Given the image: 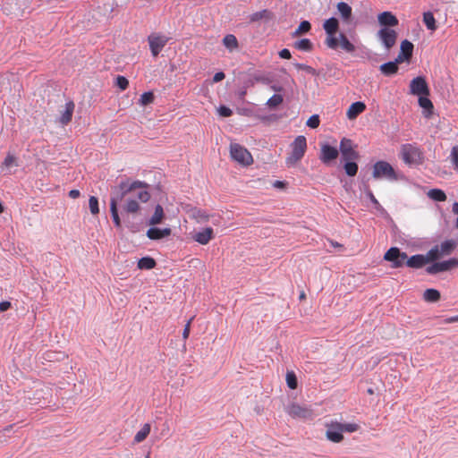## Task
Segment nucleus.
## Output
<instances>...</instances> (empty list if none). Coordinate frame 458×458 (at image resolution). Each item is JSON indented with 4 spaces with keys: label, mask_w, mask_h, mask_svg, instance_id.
Here are the masks:
<instances>
[{
    "label": "nucleus",
    "mask_w": 458,
    "mask_h": 458,
    "mask_svg": "<svg viewBox=\"0 0 458 458\" xmlns=\"http://www.w3.org/2000/svg\"><path fill=\"white\" fill-rule=\"evenodd\" d=\"M400 63H397V59L395 58L393 62H388L381 64L379 66V71L382 74L385 76H393L398 72L399 67L398 64Z\"/></svg>",
    "instance_id": "obj_21"
},
{
    "label": "nucleus",
    "mask_w": 458,
    "mask_h": 458,
    "mask_svg": "<svg viewBox=\"0 0 458 458\" xmlns=\"http://www.w3.org/2000/svg\"><path fill=\"white\" fill-rule=\"evenodd\" d=\"M193 318H191L188 322L187 324L185 325L184 327V329H183V332H182V338L184 340H186L189 335H190V331H191V321H192Z\"/></svg>",
    "instance_id": "obj_52"
},
{
    "label": "nucleus",
    "mask_w": 458,
    "mask_h": 458,
    "mask_svg": "<svg viewBox=\"0 0 458 458\" xmlns=\"http://www.w3.org/2000/svg\"><path fill=\"white\" fill-rule=\"evenodd\" d=\"M145 183L140 181H135L130 185L122 182L119 186L120 191L113 193V198L119 199V202H123L122 205L123 211L127 214H137L140 209V202L146 203L150 199L149 192L143 189Z\"/></svg>",
    "instance_id": "obj_1"
},
{
    "label": "nucleus",
    "mask_w": 458,
    "mask_h": 458,
    "mask_svg": "<svg viewBox=\"0 0 458 458\" xmlns=\"http://www.w3.org/2000/svg\"><path fill=\"white\" fill-rule=\"evenodd\" d=\"M164 218V209L162 206L157 205L155 208V211L151 218L149 219L150 225H156L162 222Z\"/></svg>",
    "instance_id": "obj_28"
},
{
    "label": "nucleus",
    "mask_w": 458,
    "mask_h": 458,
    "mask_svg": "<svg viewBox=\"0 0 458 458\" xmlns=\"http://www.w3.org/2000/svg\"><path fill=\"white\" fill-rule=\"evenodd\" d=\"M225 75L223 72H216L213 77V82H219L225 79Z\"/></svg>",
    "instance_id": "obj_54"
},
{
    "label": "nucleus",
    "mask_w": 458,
    "mask_h": 458,
    "mask_svg": "<svg viewBox=\"0 0 458 458\" xmlns=\"http://www.w3.org/2000/svg\"><path fill=\"white\" fill-rule=\"evenodd\" d=\"M368 393H369V394H373V390L369 388V389L368 390Z\"/></svg>",
    "instance_id": "obj_64"
},
{
    "label": "nucleus",
    "mask_w": 458,
    "mask_h": 458,
    "mask_svg": "<svg viewBox=\"0 0 458 458\" xmlns=\"http://www.w3.org/2000/svg\"><path fill=\"white\" fill-rule=\"evenodd\" d=\"M273 186L277 189H284L286 186V183L283 181H276V182H274Z\"/></svg>",
    "instance_id": "obj_57"
},
{
    "label": "nucleus",
    "mask_w": 458,
    "mask_h": 458,
    "mask_svg": "<svg viewBox=\"0 0 458 458\" xmlns=\"http://www.w3.org/2000/svg\"><path fill=\"white\" fill-rule=\"evenodd\" d=\"M156 265V260L151 257H144L138 261V267L140 269H152Z\"/></svg>",
    "instance_id": "obj_33"
},
{
    "label": "nucleus",
    "mask_w": 458,
    "mask_h": 458,
    "mask_svg": "<svg viewBox=\"0 0 458 458\" xmlns=\"http://www.w3.org/2000/svg\"><path fill=\"white\" fill-rule=\"evenodd\" d=\"M413 51V44L409 40L405 39L401 43V51L397 55V63H403L404 61H410Z\"/></svg>",
    "instance_id": "obj_16"
},
{
    "label": "nucleus",
    "mask_w": 458,
    "mask_h": 458,
    "mask_svg": "<svg viewBox=\"0 0 458 458\" xmlns=\"http://www.w3.org/2000/svg\"><path fill=\"white\" fill-rule=\"evenodd\" d=\"M279 56L284 59H290L292 55L289 49L284 48L279 52Z\"/></svg>",
    "instance_id": "obj_53"
},
{
    "label": "nucleus",
    "mask_w": 458,
    "mask_h": 458,
    "mask_svg": "<svg viewBox=\"0 0 458 458\" xmlns=\"http://www.w3.org/2000/svg\"><path fill=\"white\" fill-rule=\"evenodd\" d=\"M4 212V207L2 203L0 202V214Z\"/></svg>",
    "instance_id": "obj_63"
},
{
    "label": "nucleus",
    "mask_w": 458,
    "mask_h": 458,
    "mask_svg": "<svg viewBox=\"0 0 458 458\" xmlns=\"http://www.w3.org/2000/svg\"><path fill=\"white\" fill-rule=\"evenodd\" d=\"M271 18H272V13L268 10L265 9L260 12L252 13L250 17V21H258L262 19L268 20Z\"/></svg>",
    "instance_id": "obj_38"
},
{
    "label": "nucleus",
    "mask_w": 458,
    "mask_h": 458,
    "mask_svg": "<svg viewBox=\"0 0 458 458\" xmlns=\"http://www.w3.org/2000/svg\"><path fill=\"white\" fill-rule=\"evenodd\" d=\"M286 412L293 419L312 420L315 416L311 408L295 403L288 405Z\"/></svg>",
    "instance_id": "obj_7"
},
{
    "label": "nucleus",
    "mask_w": 458,
    "mask_h": 458,
    "mask_svg": "<svg viewBox=\"0 0 458 458\" xmlns=\"http://www.w3.org/2000/svg\"><path fill=\"white\" fill-rule=\"evenodd\" d=\"M169 38L159 33H151L148 37L150 52L154 57L157 56L163 47L167 44Z\"/></svg>",
    "instance_id": "obj_9"
},
{
    "label": "nucleus",
    "mask_w": 458,
    "mask_h": 458,
    "mask_svg": "<svg viewBox=\"0 0 458 458\" xmlns=\"http://www.w3.org/2000/svg\"><path fill=\"white\" fill-rule=\"evenodd\" d=\"M115 85L121 89L125 90L129 86V81L124 76H117Z\"/></svg>",
    "instance_id": "obj_48"
},
{
    "label": "nucleus",
    "mask_w": 458,
    "mask_h": 458,
    "mask_svg": "<svg viewBox=\"0 0 458 458\" xmlns=\"http://www.w3.org/2000/svg\"><path fill=\"white\" fill-rule=\"evenodd\" d=\"M294 47L301 51L310 52L313 49V44L309 38H302L294 43Z\"/></svg>",
    "instance_id": "obj_32"
},
{
    "label": "nucleus",
    "mask_w": 458,
    "mask_h": 458,
    "mask_svg": "<svg viewBox=\"0 0 458 458\" xmlns=\"http://www.w3.org/2000/svg\"><path fill=\"white\" fill-rule=\"evenodd\" d=\"M150 429H151L150 424H148V423L144 424L143 427L140 428V430H139L136 433V435L134 437V441L136 443H140V442L144 441L147 438V437L149 435Z\"/></svg>",
    "instance_id": "obj_30"
},
{
    "label": "nucleus",
    "mask_w": 458,
    "mask_h": 458,
    "mask_svg": "<svg viewBox=\"0 0 458 458\" xmlns=\"http://www.w3.org/2000/svg\"><path fill=\"white\" fill-rule=\"evenodd\" d=\"M119 199L111 197L110 199V212L113 222L117 228L121 227V219L118 214Z\"/></svg>",
    "instance_id": "obj_22"
},
{
    "label": "nucleus",
    "mask_w": 458,
    "mask_h": 458,
    "mask_svg": "<svg viewBox=\"0 0 458 458\" xmlns=\"http://www.w3.org/2000/svg\"><path fill=\"white\" fill-rule=\"evenodd\" d=\"M330 243H331V245H332L333 247H342V245H341V244H339V243H338V242H333V241H331V242H330Z\"/></svg>",
    "instance_id": "obj_61"
},
{
    "label": "nucleus",
    "mask_w": 458,
    "mask_h": 458,
    "mask_svg": "<svg viewBox=\"0 0 458 458\" xmlns=\"http://www.w3.org/2000/svg\"><path fill=\"white\" fill-rule=\"evenodd\" d=\"M366 109V105L363 102L358 101L352 103L347 112L346 116L349 120H354L360 115L362 112H364Z\"/></svg>",
    "instance_id": "obj_19"
},
{
    "label": "nucleus",
    "mask_w": 458,
    "mask_h": 458,
    "mask_svg": "<svg viewBox=\"0 0 458 458\" xmlns=\"http://www.w3.org/2000/svg\"><path fill=\"white\" fill-rule=\"evenodd\" d=\"M154 101V94L152 92H145L140 96V104L141 106H147Z\"/></svg>",
    "instance_id": "obj_44"
},
{
    "label": "nucleus",
    "mask_w": 458,
    "mask_h": 458,
    "mask_svg": "<svg viewBox=\"0 0 458 458\" xmlns=\"http://www.w3.org/2000/svg\"><path fill=\"white\" fill-rule=\"evenodd\" d=\"M339 156V150L336 147L330 146L327 143L321 144L319 159L323 164H329L335 160Z\"/></svg>",
    "instance_id": "obj_13"
},
{
    "label": "nucleus",
    "mask_w": 458,
    "mask_h": 458,
    "mask_svg": "<svg viewBox=\"0 0 458 458\" xmlns=\"http://www.w3.org/2000/svg\"><path fill=\"white\" fill-rule=\"evenodd\" d=\"M429 95H421L419 96V105L420 107H422L424 110L428 112V114H432L434 106L431 100L428 98Z\"/></svg>",
    "instance_id": "obj_31"
},
{
    "label": "nucleus",
    "mask_w": 458,
    "mask_h": 458,
    "mask_svg": "<svg viewBox=\"0 0 458 458\" xmlns=\"http://www.w3.org/2000/svg\"><path fill=\"white\" fill-rule=\"evenodd\" d=\"M440 293L436 289H427L423 293V299L427 302H437L440 300Z\"/></svg>",
    "instance_id": "obj_27"
},
{
    "label": "nucleus",
    "mask_w": 458,
    "mask_h": 458,
    "mask_svg": "<svg viewBox=\"0 0 458 458\" xmlns=\"http://www.w3.org/2000/svg\"><path fill=\"white\" fill-rule=\"evenodd\" d=\"M323 28L327 35L335 34L339 28V22L336 18H329L325 21Z\"/></svg>",
    "instance_id": "obj_25"
},
{
    "label": "nucleus",
    "mask_w": 458,
    "mask_h": 458,
    "mask_svg": "<svg viewBox=\"0 0 458 458\" xmlns=\"http://www.w3.org/2000/svg\"><path fill=\"white\" fill-rule=\"evenodd\" d=\"M399 258H403V259H407V254L405 252H401L400 250L396 247L390 248L384 256V259L387 261L394 262L395 259Z\"/></svg>",
    "instance_id": "obj_24"
},
{
    "label": "nucleus",
    "mask_w": 458,
    "mask_h": 458,
    "mask_svg": "<svg viewBox=\"0 0 458 458\" xmlns=\"http://www.w3.org/2000/svg\"><path fill=\"white\" fill-rule=\"evenodd\" d=\"M218 113L223 117H229L233 114L232 110L229 107L225 106H221L218 108Z\"/></svg>",
    "instance_id": "obj_51"
},
{
    "label": "nucleus",
    "mask_w": 458,
    "mask_h": 458,
    "mask_svg": "<svg viewBox=\"0 0 458 458\" xmlns=\"http://www.w3.org/2000/svg\"><path fill=\"white\" fill-rule=\"evenodd\" d=\"M407 261V259H403V258H399L398 259H395L393 262L392 267L394 268L401 267L403 266L404 262Z\"/></svg>",
    "instance_id": "obj_55"
},
{
    "label": "nucleus",
    "mask_w": 458,
    "mask_h": 458,
    "mask_svg": "<svg viewBox=\"0 0 458 458\" xmlns=\"http://www.w3.org/2000/svg\"><path fill=\"white\" fill-rule=\"evenodd\" d=\"M377 36L386 50H390L396 43L397 32L390 28L380 29Z\"/></svg>",
    "instance_id": "obj_10"
},
{
    "label": "nucleus",
    "mask_w": 458,
    "mask_h": 458,
    "mask_svg": "<svg viewBox=\"0 0 458 458\" xmlns=\"http://www.w3.org/2000/svg\"><path fill=\"white\" fill-rule=\"evenodd\" d=\"M400 155L407 165H420L423 162V152L415 144L406 143L401 146Z\"/></svg>",
    "instance_id": "obj_3"
},
{
    "label": "nucleus",
    "mask_w": 458,
    "mask_h": 458,
    "mask_svg": "<svg viewBox=\"0 0 458 458\" xmlns=\"http://www.w3.org/2000/svg\"><path fill=\"white\" fill-rule=\"evenodd\" d=\"M283 101L284 98L282 95L275 94L267 101V106L269 108L274 109L280 106L283 103Z\"/></svg>",
    "instance_id": "obj_40"
},
{
    "label": "nucleus",
    "mask_w": 458,
    "mask_h": 458,
    "mask_svg": "<svg viewBox=\"0 0 458 458\" xmlns=\"http://www.w3.org/2000/svg\"><path fill=\"white\" fill-rule=\"evenodd\" d=\"M310 29H311V25H310V21H303L300 23L299 27L293 32V36L297 37V36L302 35L304 33H307L310 30Z\"/></svg>",
    "instance_id": "obj_41"
},
{
    "label": "nucleus",
    "mask_w": 458,
    "mask_h": 458,
    "mask_svg": "<svg viewBox=\"0 0 458 458\" xmlns=\"http://www.w3.org/2000/svg\"><path fill=\"white\" fill-rule=\"evenodd\" d=\"M423 22L427 29L435 31L437 30L436 19L431 12H426L423 13Z\"/></svg>",
    "instance_id": "obj_29"
},
{
    "label": "nucleus",
    "mask_w": 458,
    "mask_h": 458,
    "mask_svg": "<svg viewBox=\"0 0 458 458\" xmlns=\"http://www.w3.org/2000/svg\"><path fill=\"white\" fill-rule=\"evenodd\" d=\"M377 21L380 25L388 27H395L398 25V19L391 12H383L378 14Z\"/></svg>",
    "instance_id": "obj_18"
},
{
    "label": "nucleus",
    "mask_w": 458,
    "mask_h": 458,
    "mask_svg": "<svg viewBox=\"0 0 458 458\" xmlns=\"http://www.w3.org/2000/svg\"><path fill=\"white\" fill-rule=\"evenodd\" d=\"M458 267V259H451L449 260L436 262L426 268V272L429 275H436L440 272L448 271Z\"/></svg>",
    "instance_id": "obj_12"
},
{
    "label": "nucleus",
    "mask_w": 458,
    "mask_h": 458,
    "mask_svg": "<svg viewBox=\"0 0 458 458\" xmlns=\"http://www.w3.org/2000/svg\"><path fill=\"white\" fill-rule=\"evenodd\" d=\"M339 38L335 37V34L327 35L326 38V45L331 49H336L339 47Z\"/></svg>",
    "instance_id": "obj_42"
},
{
    "label": "nucleus",
    "mask_w": 458,
    "mask_h": 458,
    "mask_svg": "<svg viewBox=\"0 0 458 458\" xmlns=\"http://www.w3.org/2000/svg\"><path fill=\"white\" fill-rule=\"evenodd\" d=\"M339 152L344 161L357 160L360 157L359 152L355 149L352 140L347 138L341 140Z\"/></svg>",
    "instance_id": "obj_8"
},
{
    "label": "nucleus",
    "mask_w": 458,
    "mask_h": 458,
    "mask_svg": "<svg viewBox=\"0 0 458 458\" xmlns=\"http://www.w3.org/2000/svg\"><path fill=\"white\" fill-rule=\"evenodd\" d=\"M356 160L344 161V171L348 176H355L358 172V165Z\"/></svg>",
    "instance_id": "obj_36"
},
{
    "label": "nucleus",
    "mask_w": 458,
    "mask_h": 458,
    "mask_svg": "<svg viewBox=\"0 0 458 458\" xmlns=\"http://www.w3.org/2000/svg\"><path fill=\"white\" fill-rule=\"evenodd\" d=\"M432 260L428 258V252L426 256L421 254L413 255L411 258L407 257L406 265L409 267L412 268H420L425 266L427 263L431 262Z\"/></svg>",
    "instance_id": "obj_17"
},
{
    "label": "nucleus",
    "mask_w": 458,
    "mask_h": 458,
    "mask_svg": "<svg viewBox=\"0 0 458 458\" xmlns=\"http://www.w3.org/2000/svg\"><path fill=\"white\" fill-rule=\"evenodd\" d=\"M291 152L285 159L287 166L295 165L304 157L307 150V140L303 135L297 136L290 145Z\"/></svg>",
    "instance_id": "obj_2"
},
{
    "label": "nucleus",
    "mask_w": 458,
    "mask_h": 458,
    "mask_svg": "<svg viewBox=\"0 0 458 458\" xmlns=\"http://www.w3.org/2000/svg\"><path fill=\"white\" fill-rule=\"evenodd\" d=\"M410 93L415 96L429 95V88L424 77L418 76L411 81Z\"/></svg>",
    "instance_id": "obj_11"
},
{
    "label": "nucleus",
    "mask_w": 458,
    "mask_h": 458,
    "mask_svg": "<svg viewBox=\"0 0 458 458\" xmlns=\"http://www.w3.org/2000/svg\"><path fill=\"white\" fill-rule=\"evenodd\" d=\"M230 156L237 163L248 166L253 163L250 152L243 146L238 143L230 144Z\"/></svg>",
    "instance_id": "obj_4"
},
{
    "label": "nucleus",
    "mask_w": 458,
    "mask_h": 458,
    "mask_svg": "<svg viewBox=\"0 0 458 458\" xmlns=\"http://www.w3.org/2000/svg\"><path fill=\"white\" fill-rule=\"evenodd\" d=\"M451 158L455 166L458 168V146H454L451 150Z\"/></svg>",
    "instance_id": "obj_49"
},
{
    "label": "nucleus",
    "mask_w": 458,
    "mask_h": 458,
    "mask_svg": "<svg viewBox=\"0 0 458 458\" xmlns=\"http://www.w3.org/2000/svg\"><path fill=\"white\" fill-rule=\"evenodd\" d=\"M455 322H458V315L450 317V318H447L445 319V323H446V324H451V323H455Z\"/></svg>",
    "instance_id": "obj_59"
},
{
    "label": "nucleus",
    "mask_w": 458,
    "mask_h": 458,
    "mask_svg": "<svg viewBox=\"0 0 458 458\" xmlns=\"http://www.w3.org/2000/svg\"><path fill=\"white\" fill-rule=\"evenodd\" d=\"M319 123H320V119L318 114L311 115L306 123L307 126L311 129L318 128L319 126Z\"/></svg>",
    "instance_id": "obj_47"
},
{
    "label": "nucleus",
    "mask_w": 458,
    "mask_h": 458,
    "mask_svg": "<svg viewBox=\"0 0 458 458\" xmlns=\"http://www.w3.org/2000/svg\"><path fill=\"white\" fill-rule=\"evenodd\" d=\"M368 196L372 203H374L375 205H378L377 199L375 198V196L373 195V193L371 191L368 192Z\"/></svg>",
    "instance_id": "obj_60"
},
{
    "label": "nucleus",
    "mask_w": 458,
    "mask_h": 458,
    "mask_svg": "<svg viewBox=\"0 0 458 458\" xmlns=\"http://www.w3.org/2000/svg\"><path fill=\"white\" fill-rule=\"evenodd\" d=\"M223 43L225 47L229 48L230 50L235 49L238 47V41L234 35L228 34L226 35L224 39Z\"/></svg>",
    "instance_id": "obj_39"
},
{
    "label": "nucleus",
    "mask_w": 458,
    "mask_h": 458,
    "mask_svg": "<svg viewBox=\"0 0 458 458\" xmlns=\"http://www.w3.org/2000/svg\"><path fill=\"white\" fill-rule=\"evenodd\" d=\"M11 308L10 301H1L0 302V311H6Z\"/></svg>",
    "instance_id": "obj_56"
},
{
    "label": "nucleus",
    "mask_w": 458,
    "mask_h": 458,
    "mask_svg": "<svg viewBox=\"0 0 458 458\" xmlns=\"http://www.w3.org/2000/svg\"><path fill=\"white\" fill-rule=\"evenodd\" d=\"M171 229L170 228H157V227H151L147 231V236L151 240H159L165 237H167L171 234Z\"/></svg>",
    "instance_id": "obj_20"
},
{
    "label": "nucleus",
    "mask_w": 458,
    "mask_h": 458,
    "mask_svg": "<svg viewBox=\"0 0 458 458\" xmlns=\"http://www.w3.org/2000/svg\"><path fill=\"white\" fill-rule=\"evenodd\" d=\"M339 46H341L344 51L352 53L355 50L354 45L349 41L344 34L341 33L339 35Z\"/></svg>",
    "instance_id": "obj_35"
},
{
    "label": "nucleus",
    "mask_w": 458,
    "mask_h": 458,
    "mask_svg": "<svg viewBox=\"0 0 458 458\" xmlns=\"http://www.w3.org/2000/svg\"><path fill=\"white\" fill-rule=\"evenodd\" d=\"M456 242L454 240H446L440 245H436L428 250L429 259L435 261L444 256L450 255L455 249Z\"/></svg>",
    "instance_id": "obj_5"
},
{
    "label": "nucleus",
    "mask_w": 458,
    "mask_h": 458,
    "mask_svg": "<svg viewBox=\"0 0 458 458\" xmlns=\"http://www.w3.org/2000/svg\"><path fill=\"white\" fill-rule=\"evenodd\" d=\"M372 175L375 179L386 178L389 180H396L397 176L393 166L386 161H377L373 165Z\"/></svg>",
    "instance_id": "obj_6"
},
{
    "label": "nucleus",
    "mask_w": 458,
    "mask_h": 458,
    "mask_svg": "<svg viewBox=\"0 0 458 458\" xmlns=\"http://www.w3.org/2000/svg\"><path fill=\"white\" fill-rule=\"evenodd\" d=\"M295 67L298 70H303V71H305V72H307L308 73H310V74H315L316 73L315 69H313L311 66H309V65L304 64H295Z\"/></svg>",
    "instance_id": "obj_50"
},
{
    "label": "nucleus",
    "mask_w": 458,
    "mask_h": 458,
    "mask_svg": "<svg viewBox=\"0 0 458 458\" xmlns=\"http://www.w3.org/2000/svg\"><path fill=\"white\" fill-rule=\"evenodd\" d=\"M89 206L92 215H98L99 213L98 199L95 196H90L89 199Z\"/></svg>",
    "instance_id": "obj_43"
},
{
    "label": "nucleus",
    "mask_w": 458,
    "mask_h": 458,
    "mask_svg": "<svg viewBox=\"0 0 458 458\" xmlns=\"http://www.w3.org/2000/svg\"><path fill=\"white\" fill-rule=\"evenodd\" d=\"M3 165L9 169L13 166H18V163L13 155L8 154L3 162Z\"/></svg>",
    "instance_id": "obj_45"
},
{
    "label": "nucleus",
    "mask_w": 458,
    "mask_h": 458,
    "mask_svg": "<svg viewBox=\"0 0 458 458\" xmlns=\"http://www.w3.org/2000/svg\"><path fill=\"white\" fill-rule=\"evenodd\" d=\"M80 191L79 190H72L69 191V197L72 199H77L80 197Z\"/></svg>",
    "instance_id": "obj_58"
},
{
    "label": "nucleus",
    "mask_w": 458,
    "mask_h": 458,
    "mask_svg": "<svg viewBox=\"0 0 458 458\" xmlns=\"http://www.w3.org/2000/svg\"><path fill=\"white\" fill-rule=\"evenodd\" d=\"M74 107L75 105L72 101H69L65 104V110L60 117V123L63 125H66L72 121Z\"/></svg>",
    "instance_id": "obj_23"
},
{
    "label": "nucleus",
    "mask_w": 458,
    "mask_h": 458,
    "mask_svg": "<svg viewBox=\"0 0 458 458\" xmlns=\"http://www.w3.org/2000/svg\"><path fill=\"white\" fill-rule=\"evenodd\" d=\"M306 295H305V293L302 292L301 294H300V300H303L305 299Z\"/></svg>",
    "instance_id": "obj_62"
},
{
    "label": "nucleus",
    "mask_w": 458,
    "mask_h": 458,
    "mask_svg": "<svg viewBox=\"0 0 458 458\" xmlns=\"http://www.w3.org/2000/svg\"><path fill=\"white\" fill-rule=\"evenodd\" d=\"M337 11L340 13L341 17L348 21L352 16V7L344 2H340L337 4Z\"/></svg>",
    "instance_id": "obj_26"
},
{
    "label": "nucleus",
    "mask_w": 458,
    "mask_h": 458,
    "mask_svg": "<svg viewBox=\"0 0 458 458\" xmlns=\"http://www.w3.org/2000/svg\"><path fill=\"white\" fill-rule=\"evenodd\" d=\"M335 424H337V420H331L326 424V437L333 443H341L344 440L343 431L336 428Z\"/></svg>",
    "instance_id": "obj_14"
},
{
    "label": "nucleus",
    "mask_w": 458,
    "mask_h": 458,
    "mask_svg": "<svg viewBox=\"0 0 458 458\" xmlns=\"http://www.w3.org/2000/svg\"><path fill=\"white\" fill-rule=\"evenodd\" d=\"M428 196L436 201H445L446 199L445 193L440 189H432L428 192Z\"/></svg>",
    "instance_id": "obj_37"
},
{
    "label": "nucleus",
    "mask_w": 458,
    "mask_h": 458,
    "mask_svg": "<svg viewBox=\"0 0 458 458\" xmlns=\"http://www.w3.org/2000/svg\"><path fill=\"white\" fill-rule=\"evenodd\" d=\"M214 237V230L211 227H206L192 235V239L202 245L208 244Z\"/></svg>",
    "instance_id": "obj_15"
},
{
    "label": "nucleus",
    "mask_w": 458,
    "mask_h": 458,
    "mask_svg": "<svg viewBox=\"0 0 458 458\" xmlns=\"http://www.w3.org/2000/svg\"><path fill=\"white\" fill-rule=\"evenodd\" d=\"M336 428L342 429L343 433H353L360 429V425L357 423H341L337 421V424H335Z\"/></svg>",
    "instance_id": "obj_34"
},
{
    "label": "nucleus",
    "mask_w": 458,
    "mask_h": 458,
    "mask_svg": "<svg viewBox=\"0 0 458 458\" xmlns=\"http://www.w3.org/2000/svg\"><path fill=\"white\" fill-rule=\"evenodd\" d=\"M286 382H287V386L291 389H295L297 387V378L293 372H287Z\"/></svg>",
    "instance_id": "obj_46"
}]
</instances>
